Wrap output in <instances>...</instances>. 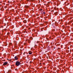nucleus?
Wrapping results in <instances>:
<instances>
[{
    "label": "nucleus",
    "mask_w": 73,
    "mask_h": 73,
    "mask_svg": "<svg viewBox=\"0 0 73 73\" xmlns=\"http://www.w3.org/2000/svg\"><path fill=\"white\" fill-rule=\"evenodd\" d=\"M11 66H12V67H14V65H11Z\"/></svg>",
    "instance_id": "423d86ee"
},
{
    "label": "nucleus",
    "mask_w": 73,
    "mask_h": 73,
    "mask_svg": "<svg viewBox=\"0 0 73 73\" xmlns=\"http://www.w3.org/2000/svg\"><path fill=\"white\" fill-rule=\"evenodd\" d=\"M28 41H29V40H28Z\"/></svg>",
    "instance_id": "4468645a"
},
{
    "label": "nucleus",
    "mask_w": 73,
    "mask_h": 73,
    "mask_svg": "<svg viewBox=\"0 0 73 73\" xmlns=\"http://www.w3.org/2000/svg\"><path fill=\"white\" fill-rule=\"evenodd\" d=\"M9 33H8L7 34H9Z\"/></svg>",
    "instance_id": "1a4fd4ad"
},
{
    "label": "nucleus",
    "mask_w": 73,
    "mask_h": 73,
    "mask_svg": "<svg viewBox=\"0 0 73 73\" xmlns=\"http://www.w3.org/2000/svg\"><path fill=\"white\" fill-rule=\"evenodd\" d=\"M41 10V11H42V9H40Z\"/></svg>",
    "instance_id": "9d476101"
},
{
    "label": "nucleus",
    "mask_w": 73,
    "mask_h": 73,
    "mask_svg": "<svg viewBox=\"0 0 73 73\" xmlns=\"http://www.w3.org/2000/svg\"><path fill=\"white\" fill-rule=\"evenodd\" d=\"M15 65L16 66H19L20 65V62L19 61H17Z\"/></svg>",
    "instance_id": "f257e3e1"
},
{
    "label": "nucleus",
    "mask_w": 73,
    "mask_h": 73,
    "mask_svg": "<svg viewBox=\"0 0 73 73\" xmlns=\"http://www.w3.org/2000/svg\"><path fill=\"white\" fill-rule=\"evenodd\" d=\"M29 43H30V42H29Z\"/></svg>",
    "instance_id": "2eb2a0df"
},
{
    "label": "nucleus",
    "mask_w": 73,
    "mask_h": 73,
    "mask_svg": "<svg viewBox=\"0 0 73 73\" xmlns=\"http://www.w3.org/2000/svg\"><path fill=\"white\" fill-rule=\"evenodd\" d=\"M31 38H32V37H31Z\"/></svg>",
    "instance_id": "ddd939ff"
},
{
    "label": "nucleus",
    "mask_w": 73,
    "mask_h": 73,
    "mask_svg": "<svg viewBox=\"0 0 73 73\" xmlns=\"http://www.w3.org/2000/svg\"><path fill=\"white\" fill-rule=\"evenodd\" d=\"M7 64L8 62H5L3 64V66H5V65H7Z\"/></svg>",
    "instance_id": "f03ea898"
},
{
    "label": "nucleus",
    "mask_w": 73,
    "mask_h": 73,
    "mask_svg": "<svg viewBox=\"0 0 73 73\" xmlns=\"http://www.w3.org/2000/svg\"><path fill=\"white\" fill-rule=\"evenodd\" d=\"M54 49H55V47H54Z\"/></svg>",
    "instance_id": "9b49d317"
},
{
    "label": "nucleus",
    "mask_w": 73,
    "mask_h": 73,
    "mask_svg": "<svg viewBox=\"0 0 73 73\" xmlns=\"http://www.w3.org/2000/svg\"><path fill=\"white\" fill-rule=\"evenodd\" d=\"M29 54H32V52L31 51H29Z\"/></svg>",
    "instance_id": "20e7f679"
},
{
    "label": "nucleus",
    "mask_w": 73,
    "mask_h": 73,
    "mask_svg": "<svg viewBox=\"0 0 73 73\" xmlns=\"http://www.w3.org/2000/svg\"><path fill=\"white\" fill-rule=\"evenodd\" d=\"M43 14H45V12H43Z\"/></svg>",
    "instance_id": "0eeeda50"
},
{
    "label": "nucleus",
    "mask_w": 73,
    "mask_h": 73,
    "mask_svg": "<svg viewBox=\"0 0 73 73\" xmlns=\"http://www.w3.org/2000/svg\"><path fill=\"white\" fill-rule=\"evenodd\" d=\"M14 58H15V60H18V57H17V56H15Z\"/></svg>",
    "instance_id": "7ed1b4c3"
},
{
    "label": "nucleus",
    "mask_w": 73,
    "mask_h": 73,
    "mask_svg": "<svg viewBox=\"0 0 73 73\" xmlns=\"http://www.w3.org/2000/svg\"><path fill=\"white\" fill-rule=\"evenodd\" d=\"M12 44L11 43H10L9 44V45H12Z\"/></svg>",
    "instance_id": "39448f33"
},
{
    "label": "nucleus",
    "mask_w": 73,
    "mask_h": 73,
    "mask_svg": "<svg viewBox=\"0 0 73 73\" xmlns=\"http://www.w3.org/2000/svg\"><path fill=\"white\" fill-rule=\"evenodd\" d=\"M31 29V28H29V29Z\"/></svg>",
    "instance_id": "6e6552de"
},
{
    "label": "nucleus",
    "mask_w": 73,
    "mask_h": 73,
    "mask_svg": "<svg viewBox=\"0 0 73 73\" xmlns=\"http://www.w3.org/2000/svg\"><path fill=\"white\" fill-rule=\"evenodd\" d=\"M27 1H29L28 0H27Z\"/></svg>",
    "instance_id": "f8f14e48"
}]
</instances>
